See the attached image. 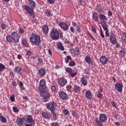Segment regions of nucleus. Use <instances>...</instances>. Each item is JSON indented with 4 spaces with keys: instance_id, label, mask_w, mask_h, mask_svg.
Instances as JSON below:
<instances>
[{
    "instance_id": "3",
    "label": "nucleus",
    "mask_w": 126,
    "mask_h": 126,
    "mask_svg": "<svg viewBox=\"0 0 126 126\" xmlns=\"http://www.w3.org/2000/svg\"><path fill=\"white\" fill-rule=\"evenodd\" d=\"M25 121L27 123L26 126H33L35 125V121L32 115H28L27 118H25Z\"/></svg>"
},
{
    "instance_id": "45",
    "label": "nucleus",
    "mask_w": 126,
    "mask_h": 126,
    "mask_svg": "<svg viewBox=\"0 0 126 126\" xmlns=\"http://www.w3.org/2000/svg\"><path fill=\"white\" fill-rule=\"evenodd\" d=\"M97 98H102V97H103V94L98 92L97 94Z\"/></svg>"
},
{
    "instance_id": "32",
    "label": "nucleus",
    "mask_w": 126,
    "mask_h": 126,
    "mask_svg": "<svg viewBox=\"0 0 126 126\" xmlns=\"http://www.w3.org/2000/svg\"><path fill=\"white\" fill-rule=\"evenodd\" d=\"M75 52L76 53L75 54L76 56H79V55H80V51H79V48H78V47H76L75 48Z\"/></svg>"
},
{
    "instance_id": "39",
    "label": "nucleus",
    "mask_w": 126,
    "mask_h": 126,
    "mask_svg": "<svg viewBox=\"0 0 126 126\" xmlns=\"http://www.w3.org/2000/svg\"><path fill=\"white\" fill-rule=\"evenodd\" d=\"M15 71H16V72H20L21 71V68L20 67H16L15 68Z\"/></svg>"
},
{
    "instance_id": "2",
    "label": "nucleus",
    "mask_w": 126,
    "mask_h": 126,
    "mask_svg": "<svg viewBox=\"0 0 126 126\" xmlns=\"http://www.w3.org/2000/svg\"><path fill=\"white\" fill-rule=\"evenodd\" d=\"M30 40L34 45L39 46L41 44V37H40V35H36L34 33L32 34Z\"/></svg>"
},
{
    "instance_id": "15",
    "label": "nucleus",
    "mask_w": 126,
    "mask_h": 126,
    "mask_svg": "<svg viewBox=\"0 0 126 126\" xmlns=\"http://www.w3.org/2000/svg\"><path fill=\"white\" fill-rule=\"evenodd\" d=\"M59 96L63 100H64L65 99L67 98V95L66 94V93H64V92L60 91L59 92Z\"/></svg>"
},
{
    "instance_id": "43",
    "label": "nucleus",
    "mask_w": 126,
    "mask_h": 126,
    "mask_svg": "<svg viewBox=\"0 0 126 126\" xmlns=\"http://www.w3.org/2000/svg\"><path fill=\"white\" fill-rule=\"evenodd\" d=\"M13 110L15 113H18V112H19V109H18V108H16L15 106L13 107Z\"/></svg>"
},
{
    "instance_id": "34",
    "label": "nucleus",
    "mask_w": 126,
    "mask_h": 126,
    "mask_svg": "<svg viewBox=\"0 0 126 126\" xmlns=\"http://www.w3.org/2000/svg\"><path fill=\"white\" fill-rule=\"evenodd\" d=\"M99 17L102 20H108V19H107V17H106L105 15L100 14Z\"/></svg>"
},
{
    "instance_id": "54",
    "label": "nucleus",
    "mask_w": 126,
    "mask_h": 126,
    "mask_svg": "<svg viewBox=\"0 0 126 126\" xmlns=\"http://www.w3.org/2000/svg\"><path fill=\"white\" fill-rule=\"evenodd\" d=\"M105 31V35L106 37H109V36H110V33H109V30H108L107 31Z\"/></svg>"
},
{
    "instance_id": "47",
    "label": "nucleus",
    "mask_w": 126,
    "mask_h": 126,
    "mask_svg": "<svg viewBox=\"0 0 126 126\" xmlns=\"http://www.w3.org/2000/svg\"><path fill=\"white\" fill-rule=\"evenodd\" d=\"M69 66H74V65H75V62H74L73 61H71L69 63Z\"/></svg>"
},
{
    "instance_id": "1",
    "label": "nucleus",
    "mask_w": 126,
    "mask_h": 126,
    "mask_svg": "<svg viewBox=\"0 0 126 126\" xmlns=\"http://www.w3.org/2000/svg\"><path fill=\"white\" fill-rule=\"evenodd\" d=\"M107 116L105 114L101 113L99 115V119L96 118L94 120L95 124L97 126H104L103 123L107 122Z\"/></svg>"
},
{
    "instance_id": "11",
    "label": "nucleus",
    "mask_w": 126,
    "mask_h": 126,
    "mask_svg": "<svg viewBox=\"0 0 126 126\" xmlns=\"http://www.w3.org/2000/svg\"><path fill=\"white\" fill-rule=\"evenodd\" d=\"M115 89L118 92H123V84L117 83L114 85Z\"/></svg>"
},
{
    "instance_id": "21",
    "label": "nucleus",
    "mask_w": 126,
    "mask_h": 126,
    "mask_svg": "<svg viewBox=\"0 0 126 126\" xmlns=\"http://www.w3.org/2000/svg\"><path fill=\"white\" fill-rule=\"evenodd\" d=\"M42 116L44 119H50L51 117V114L47 112H43L42 113Z\"/></svg>"
},
{
    "instance_id": "40",
    "label": "nucleus",
    "mask_w": 126,
    "mask_h": 126,
    "mask_svg": "<svg viewBox=\"0 0 126 126\" xmlns=\"http://www.w3.org/2000/svg\"><path fill=\"white\" fill-rule=\"evenodd\" d=\"M22 44L24 46H26V45H27V41H26V39H25V38H23L22 39Z\"/></svg>"
},
{
    "instance_id": "63",
    "label": "nucleus",
    "mask_w": 126,
    "mask_h": 126,
    "mask_svg": "<svg viewBox=\"0 0 126 126\" xmlns=\"http://www.w3.org/2000/svg\"><path fill=\"white\" fill-rule=\"evenodd\" d=\"M70 53H71V54H72V53H73V52H75L74 49H73V48L70 49Z\"/></svg>"
},
{
    "instance_id": "36",
    "label": "nucleus",
    "mask_w": 126,
    "mask_h": 126,
    "mask_svg": "<svg viewBox=\"0 0 126 126\" xmlns=\"http://www.w3.org/2000/svg\"><path fill=\"white\" fill-rule=\"evenodd\" d=\"M5 69V66L3 64L0 63V71H2V70Z\"/></svg>"
},
{
    "instance_id": "4",
    "label": "nucleus",
    "mask_w": 126,
    "mask_h": 126,
    "mask_svg": "<svg viewBox=\"0 0 126 126\" xmlns=\"http://www.w3.org/2000/svg\"><path fill=\"white\" fill-rule=\"evenodd\" d=\"M56 107H57V104L54 101H51L46 104V108L51 112H55L56 110Z\"/></svg>"
},
{
    "instance_id": "9",
    "label": "nucleus",
    "mask_w": 126,
    "mask_h": 126,
    "mask_svg": "<svg viewBox=\"0 0 126 126\" xmlns=\"http://www.w3.org/2000/svg\"><path fill=\"white\" fill-rule=\"evenodd\" d=\"M11 36H12V38H13V40L14 42L16 43H19V35H18V33H17L16 32H13L11 34Z\"/></svg>"
},
{
    "instance_id": "19",
    "label": "nucleus",
    "mask_w": 126,
    "mask_h": 126,
    "mask_svg": "<svg viewBox=\"0 0 126 126\" xmlns=\"http://www.w3.org/2000/svg\"><path fill=\"white\" fill-rule=\"evenodd\" d=\"M38 74L39 76H41V77H44L45 75H46V70L44 69H40L38 70Z\"/></svg>"
},
{
    "instance_id": "64",
    "label": "nucleus",
    "mask_w": 126,
    "mask_h": 126,
    "mask_svg": "<svg viewBox=\"0 0 126 126\" xmlns=\"http://www.w3.org/2000/svg\"><path fill=\"white\" fill-rule=\"evenodd\" d=\"M108 16H112V12L110 11H108Z\"/></svg>"
},
{
    "instance_id": "38",
    "label": "nucleus",
    "mask_w": 126,
    "mask_h": 126,
    "mask_svg": "<svg viewBox=\"0 0 126 126\" xmlns=\"http://www.w3.org/2000/svg\"><path fill=\"white\" fill-rule=\"evenodd\" d=\"M1 121L2 123H6V118L3 116H0Z\"/></svg>"
},
{
    "instance_id": "61",
    "label": "nucleus",
    "mask_w": 126,
    "mask_h": 126,
    "mask_svg": "<svg viewBox=\"0 0 126 126\" xmlns=\"http://www.w3.org/2000/svg\"><path fill=\"white\" fill-rule=\"evenodd\" d=\"M12 85L13 86H15V85H16V82L15 81H13L11 83Z\"/></svg>"
},
{
    "instance_id": "24",
    "label": "nucleus",
    "mask_w": 126,
    "mask_h": 126,
    "mask_svg": "<svg viewBox=\"0 0 126 126\" xmlns=\"http://www.w3.org/2000/svg\"><path fill=\"white\" fill-rule=\"evenodd\" d=\"M81 83L84 86H86V85H87V79H86L85 77H82L81 79Z\"/></svg>"
},
{
    "instance_id": "42",
    "label": "nucleus",
    "mask_w": 126,
    "mask_h": 126,
    "mask_svg": "<svg viewBox=\"0 0 126 126\" xmlns=\"http://www.w3.org/2000/svg\"><path fill=\"white\" fill-rule=\"evenodd\" d=\"M0 27L2 30H4L6 28V25H5V24H2L0 25Z\"/></svg>"
},
{
    "instance_id": "52",
    "label": "nucleus",
    "mask_w": 126,
    "mask_h": 126,
    "mask_svg": "<svg viewBox=\"0 0 126 126\" xmlns=\"http://www.w3.org/2000/svg\"><path fill=\"white\" fill-rule=\"evenodd\" d=\"M57 88H56V86H53L51 87V90L52 91H56Z\"/></svg>"
},
{
    "instance_id": "23",
    "label": "nucleus",
    "mask_w": 126,
    "mask_h": 126,
    "mask_svg": "<svg viewBox=\"0 0 126 126\" xmlns=\"http://www.w3.org/2000/svg\"><path fill=\"white\" fill-rule=\"evenodd\" d=\"M74 91L75 93H77V94H80V91H81V89L80 87L78 86H75L74 87Z\"/></svg>"
},
{
    "instance_id": "22",
    "label": "nucleus",
    "mask_w": 126,
    "mask_h": 126,
    "mask_svg": "<svg viewBox=\"0 0 126 126\" xmlns=\"http://www.w3.org/2000/svg\"><path fill=\"white\" fill-rule=\"evenodd\" d=\"M42 31L44 34L49 33V27L47 25H44L42 27Z\"/></svg>"
},
{
    "instance_id": "30",
    "label": "nucleus",
    "mask_w": 126,
    "mask_h": 126,
    "mask_svg": "<svg viewBox=\"0 0 126 126\" xmlns=\"http://www.w3.org/2000/svg\"><path fill=\"white\" fill-rule=\"evenodd\" d=\"M58 48L59 49V50H61V51H63L64 50V48L63 47V44L62 43H60L58 45Z\"/></svg>"
},
{
    "instance_id": "16",
    "label": "nucleus",
    "mask_w": 126,
    "mask_h": 126,
    "mask_svg": "<svg viewBox=\"0 0 126 126\" xmlns=\"http://www.w3.org/2000/svg\"><path fill=\"white\" fill-rule=\"evenodd\" d=\"M59 26L64 31L68 30L69 28L68 25L65 23H60L59 24Z\"/></svg>"
},
{
    "instance_id": "20",
    "label": "nucleus",
    "mask_w": 126,
    "mask_h": 126,
    "mask_svg": "<svg viewBox=\"0 0 126 126\" xmlns=\"http://www.w3.org/2000/svg\"><path fill=\"white\" fill-rule=\"evenodd\" d=\"M28 2L30 6L34 9V7H36V3L33 0H28Z\"/></svg>"
},
{
    "instance_id": "26",
    "label": "nucleus",
    "mask_w": 126,
    "mask_h": 126,
    "mask_svg": "<svg viewBox=\"0 0 126 126\" xmlns=\"http://www.w3.org/2000/svg\"><path fill=\"white\" fill-rule=\"evenodd\" d=\"M6 39L8 43H11L13 41V38H12V36L10 35H7Z\"/></svg>"
},
{
    "instance_id": "14",
    "label": "nucleus",
    "mask_w": 126,
    "mask_h": 126,
    "mask_svg": "<svg viewBox=\"0 0 126 126\" xmlns=\"http://www.w3.org/2000/svg\"><path fill=\"white\" fill-rule=\"evenodd\" d=\"M85 61L88 64H91V65H93V64H94L93 60H91V57L89 56H87L85 57Z\"/></svg>"
},
{
    "instance_id": "50",
    "label": "nucleus",
    "mask_w": 126,
    "mask_h": 126,
    "mask_svg": "<svg viewBox=\"0 0 126 126\" xmlns=\"http://www.w3.org/2000/svg\"><path fill=\"white\" fill-rule=\"evenodd\" d=\"M51 126H60V124L58 122L53 123L51 124Z\"/></svg>"
},
{
    "instance_id": "51",
    "label": "nucleus",
    "mask_w": 126,
    "mask_h": 126,
    "mask_svg": "<svg viewBox=\"0 0 126 126\" xmlns=\"http://www.w3.org/2000/svg\"><path fill=\"white\" fill-rule=\"evenodd\" d=\"M112 105L114 107V108H117V105L116 104V102L112 101L111 102Z\"/></svg>"
},
{
    "instance_id": "56",
    "label": "nucleus",
    "mask_w": 126,
    "mask_h": 126,
    "mask_svg": "<svg viewBox=\"0 0 126 126\" xmlns=\"http://www.w3.org/2000/svg\"><path fill=\"white\" fill-rule=\"evenodd\" d=\"M76 115H77V113L75 111H72V115L74 116V117H76Z\"/></svg>"
},
{
    "instance_id": "18",
    "label": "nucleus",
    "mask_w": 126,
    "mask_h": 126,
    "mask_svg": "<svg viewBox=\"0 0 126 126\" xmlns=\"http://www.w3.org/2000/svg\"><path fill=\"white\" fill-rule=\"evenodd\" d=\"M109 40L111 44H117V39L116 38V36L115 35H110Z\"/></svg>"
},
{
    "instance_id": "49",
    "label": "nucleus",
    "mask_w": 126,
    "mask_h": 126,
    "mask_svg": "<svg viewBox=\"0 0 126 126\" xmlns=\"http://www.w3.org/2000/svg\"><path fill=\"white\" fill-rule=\"evenodd\" d=\"M52 113H53V117L54 120H57V119H58V117H57V114H56V113H55L54 111H53Z\"/></svg>"
},
{
    "instance_id": "46",
    "label": "nucleus",
    "mask_w": 126,
    "mask_h": 126,
    "mask_svg": "<svg viewBox=\"0 0 126 126\" xmlns=\"http://www.w3.org/2000/svg\"><path fill=\"white\" fill-rule=\"evenodd\" d=\"M19 32L20 34H23V33H24V30L21 28H19Z\"/></svg>"
},
{
    "instance_id": "62",
    "label": "nucleus",
    "mask_w": 126,
    "mask_h": 126,
    "mask_svg": "<svg viewBox=\"0 0 126 126\" xmlns=\"http://www.w3.org/2000/svg\"><path fill=\"white\" fill-rule=\"evenodd\" d=\"M19 86H20L21 87L23 86V83L22 82H20L19 83Z\"/></svg>"
},
{
    "instance_id": "35",
    "label": "nucleus",
    "mask_w": 126,
    "mask_h": 126,
    "mask_svg": "<svg viewBox=\"0 0 126 126\" xmlns=\"http://www.w3.org/2000/svg\"><path fill=\"white\" fill-rule=\"evenodd\" d=\"M122 40L124 41V42H126V33L123 32L122 36Z\"/></svg>"
},
{
    "instance_id": "27",
    "label": "nucleus",
    "mask_w": 126,
    "mask_h": 126,
    "mask_svg": "<svg viewBox=\"0 0 126 126\" xmlns=\"http://www.w3.org/2000/svg\"><path fill=\"white\" fill-rule=\"evenodd\" d=\"M96 10L99 13H102V12H103V9H102V6H101V5H98L96 6Z\"/></svg>"
},
{
    "instance_id": "59",
    "label": "nucleus",
    "mask_w": 126,
    "mask_h": 126,
    "mask_svg": "<svg viewBox=\"0 0 126 126\" xmlns=\"http://www.w3.org/2000/svg\"><path fill=\"white\" fill-rule=\"evenodd\" d=\"M70 30L71 32H74V28H73L72 27L70 28Z\"/></svg>"
},
{
    "instance_id": "44",
    "label": "nucleus",
    "mask_w": 126,
    "mask_h": 126,
    "mask_svg": "<svg viewBox=\"0 0 126 126\" xmlns=\"http://www.w3.org/2000/svg\"><path fill=\"white\" fill-rule=\"evenodd\" d=\"M76 31L78 33H80V32H81V31L80 30V27L77 26L76 27Z\"/></svg>"
},
{
    "instance_id": "5",
    "label": "nucleus",
    "mask_w": 126,
    "mask_h": 126,
    "mask_svg": "<svg viewBox=\"0 0 126 126\" xmlns=\"http://www.w3.org/2000/svg\"><path fill=\"white\" fill-rule=\"evenodd\" d=\"M47 90V86L46 85V80L42 79L39 82L38 86V91H46Z\"/></svg>"
},
{
    "instance_id": "10",
    "label": "nucleus",
    "mask_w": 126,
    "mask_h": 126,
    "mask_svg": "<svg viewBox=\"0 0 126 126\" xmlns=\"http://www.w3.org/2000/svg\"><path fill=\"white\" fill-rule=\"evenodd\" d=\"M58 83L61 87H63V86H65L66 83H67V80L64 79V78H61L59 79Z\"/></svg>"
},
{
    "instance_id": "6",
    "label": "nucleus",
    "mask_w": 126,
    "mask_h": 126,
    "mask_svg": "<svg viewBox=\"0 0 126 126\" xmlns=\"http://www.w3.org/2000/svg\"><path fill=\"white\" fill-rule=\"evenodd\" d=\"M50 37L52 40H59L60 34L57 30H53L50 32Z\"/></svg>"
},
{
    "instance_id": "60",
    "label": "nucleus",
    "mask_w": 126,
    "mask_h": 126,
    "mask_svg": "<svg viewBox=\"0 0 126 126\" xmlns=\"http://www.w3.org/2000/svg\"><path fill=\"white\" fill-rule=\"evenodd\" d=\"M72 25L73 27H76V23L75 22H72Z\"/></svg>"
},
{
    "instance_id": "58",
    "label": "nucleus",
    "mask_w": 126,
    "mask_h": 126,
    "mask_svg": "<svg viewBox=\"0 0 126 126\" xmlns=\"http://www.w3.org/2000/svg\"><path fill=\"white\" fill-rule=\"evenodd\" d=\"M70 74H71V75L72 76V77H74V76H75V75H76V74H77L76 73H72V72Z\"/></svg>"
},
{
    "instance_id": "29",
    "label": "nucleus",
    "mask_w": 126,
    "mask_h": 126,
    "mask_svg": "<svg viewBox=\"0 0 126 126\" xmlns=\"http://www.w3.org/2000/svg\"><path fill=\"white\" fill-rule=\"evenodd\" d=\"M46 16L47 17H50L52 16V13H51V11L49 10H46L45 13Z\"/></svg>"
},
{
    "instance_id": "7",
    "label": "nucleus",
    "mask_w": 126,
    "mask_h": 126,
    "mask_svg": "<svg viewBox=\"0 0 126 126\" xmlns=\"http://www.w3.org/2000/svg\"><path fill=\"white\" fill-rule=\"evenodd\" d=\"M39 92H40V96L45 99L44 102H47L48 100L47 99L50 98V94H49V92L47 91L46 90V91H39Z\"/></svg>"
},
{
    "instance_id": "33",
    "label": "nucleus",
    "mask_w": 126,
    "mask_h": 126,
    "mask_svg": "<svg viewBox=\"0 0 126 126\" xmlns=\"http://www.w3.org/2000/svg\"><path fill=\"white\" fill-rule=\"evenodd\" d=\"M120 54L122 56L123 58H125L126 54V50L125 49H122L120 51Z\"/></svg>"
},
{
    "instance_id": "57",
    "label": "nucleus",
    "mask_w": 126,
    "mask_h": 126,
    "mask_svg": "<svg viewBox=\"0 0 126 126\" xmlns=\"http://www.w3.org/2000/svg\"><path fill=\"white\" fill-rule=\"evenodd\" d=\"M47 1L49 3H54L55 2V0H47Z\"/></svg>"
},
{
    "instance_id": "17",
    "label": "nucleus",
    "mask_w": 126,
    "mask_h": 126,
    "mask_svg": "<svg viewBox=\"0 0 126 126\" xmlns=\"http://www.w3.org/2000/svg\"><path fill=\"white\" fill-rule=\"evenodd\" d=\"M93 19L95 22H99V15L97 12H94L93 13Z\"/></svg>"
},
{
    "instance_id": "31",
    "label": "nucleus",
    "mask_w": 126,
    "mask_h": 126,
    "mask_svg": "<svg viewBox=\"0 0 126 126\" xmlns=\"http://www.w3.org/2000/svg\"><path fill=\"white\" fill-rule=\"evenodd\" d=\"M69 61H72V58L70 56H67V58H65V62L66 63H68Z\"/></svg>"
},
{
    "instance_id": "12",
    "label": "nucleus",
    "mask_w": 126,
    "mask_h": 126,
    "mask_svg": "<svg viewBox=\"0 0 126 126\" xmlns=\"http://www.w3.org/2000/svg\"><path fill=\"white\" fill-rule=\"evenodd\" d=\"M23 8L28 12L29 14H32V13H33V9L28 6L27 5H23Z\"/></svg>"
},
{
    "instance_id": "55",
    "label": "nucleus",
    "mask_w": 126,
    "mask_h": 126,
    "mask_svg": "<svg viewBox=\"0 0 126 126\" xmlns=\"http://www.w3.org/2000/svg\"><path fill=\"white\" fill-rule=\"evenodd\" d=\"M100 34L102 38H104V34H103V32L102 31L101 29V31H100Z\"/></svg>"
},
{
    "instance_id": "25",
    "label": "nucleus",
    "mask_w": 126,
    "mask_h": 126,
    "mask_svg": "<svg viewBox=\"0 0 126 126\" xmlns=\"http://www.w3.org/2000/svg\"><path fill=\"white\" fill-rule=\"evenodd\" d=\"M86 96L89 100H92V96H91V92L90 91H87L86 92Z\"/></svg>"
},
{
    "instance_id": "13",
    "label": "nucleus",
    "mask_w": 126,
    "mask_h": 126,
    "mask_svg": "<svg viewBox=\"0 0 126 126\" xmlns=\"http://www.w3.org/2000/svg\"><path fill=\"white\" fill-rule=\"evenodd\" d=\"M99 62L102 64H106L108 63V59L106 58V56H101L99 59Z\"/></svg>"
},
{
    "instance_id": "48",
    "label": "nucleus",
    "mask_w": 126,
    "mask_h": 126,
    "mask_svg": "<svg viewBox=\"0 0 126 126\" xmlns=\"http://www.w3.org/2000/svg\"><path fill=\"white\" fill-rule=\"evenodd\" d=\"M71 88H72V87H71V85H68L66 87V90H67V91H69V90H70Z\"/></svg>"
},
{
    "instance_id": "8",
    "label": "nucleus",
    "mask_w": 126,
    "mask_h": 126,
    "mask_svg": "<svg viewBox=\"0 0 126 126\" xmlns=\"http://www.w3.org/2000/svg\"><path fill=\"white\" fill-rule=\"evenodd\" d=\"M25 120V117H18L16 119V123L19 126H25V123L24 121Z\"/></svg>"
},
{
    "instance_id": "37",
    "label": "nucleus",
    "mask_w": 126,
    "mask_h": 126,
    "mask_svg": "<svg viewBox=\"0 0 126 126\" xmlns=\"http://www.w3.org/2000/svg\"><path fill=\"white\" fill-rule=\"evenodd\" d=\"M66 71L68 72V73H71L72 72V69L70 67H67L65 69Z\"/></svg>"
},
{
    "instance_id": "28",
    "label": "nucleus",
    "mask_w": 126,
    "mask_h": 126,
    "mask_svg": "<svg viewBox=\"0 0 126 126\" xmlns=\"http://www.w3.org/2000/svg\"><path fill=\"white\" fill-rule=\"evenodd\" d=\"M102 27L104 31L108 30V25H107L105 22H102Z\"/></svg>"
},
{
    "instance_id": "41",
    "label": "nucleus",
    "mask_w": 126,
    "mask_h": 126,
    "mask_svg": "<svg viewBox=\"0 0 126 126\" xmlns=\"http://www.w3.org/2000/svg\"><path fill=\"white\" fill-rule=\"evenodd\" d=\"M63 114L65 116H67V115H69V112L67 109H64L63 110Z\"/></svg>"
},
{
    "instance_id": "53",
    "label": "nucleus",
    "mask_w": 126,
    "mask_h": 126,
    "mask_svg": "<svg viewBox=\"0 0 126 126\" xmlns=\"http://www.w3.org/2000/svg\"><path fill=\"white\" fill-rule=\"evenodd\" d=\"M15 100V98H14V95H13L12 96H10V100L12 102H14Z\"/></svg>"
}]
</instances>
